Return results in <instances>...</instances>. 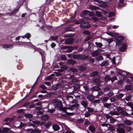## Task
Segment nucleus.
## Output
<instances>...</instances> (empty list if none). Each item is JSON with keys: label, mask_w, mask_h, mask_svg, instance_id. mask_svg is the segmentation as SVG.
<instances>
[{"label": "nucleus", "mask_w": 133, "mask_h": 133, "mask_svg": "<svg viewBox=\"0 0 133 133\" xmlns=\"http://www.w3.org/2000/svg\"><path fill=\"white\" fill-rule=\"evenodd\" d=\"M124 126V125L123 124L120 123L118 125V128L117 129V131L119 133H125V130L123 128H121Z\"/></svg>", "instance_id": "1"}, {"label": "nucleus", "mask_w": 133, "mask_h": 133, "mask_svg": "<svg viewBox=\"0 0 133 133\" xmlns=\"http://www.w3.org/2000/svg\"><path fill=\"white\" fill-rule=\"evenodd\" d=\"M81 28H88L90 26V25L88 22H85L83 23L80 25Z\"/></svg>", "instance_id": "2"}, {"label": "nucleus", "mask_w": 133, "mask_h": 133, "mask_svg": "<svg viewBox=\"0 0 133 133\" xmlns=\"http://www.w3.org/2000/svg\"><path fill=\"white\" fill-rule=\"evenodd\" d=\"M124 39V37L122 36H121L118 37L115 40L116 44L118 46L119 45L121 42L123 41Z\"/></svg>", "instance_id": "3"}, {"label": "nucleus", "mask_w": 133, "mask_h": 133, "mask_svg": "<svg viewBox=\"0 0 133 133\" xmlns=\"http://www.w3.org/2000/svg\"><path fill=\"white\" fill-rule=\"evenodd\" d=\"M62 49H68V50L66 51V52H70L74 50L73 47L72 46H63L62 47Z\"/></svg>", "instance_id": "4"}, {"label": "nucleus", "mask_w": 133, "mask_h": 133, "mask_svg": "<svg viewBox=\"0 0 133 133\" xmlns=\"http://www.w3.org/2000/svg\"><path fill=\"white\" fill-rule=\"evenodd\" d=\"M62 106L63 105L62 104L61 101L59 100V107H60V110L63 111H66L67 109V108L64 107H63Z\"/></svg>", "instance_id": "5"}, {"label": "nucleus", "mask_w": 133, "mask_h": 133, "mask_svg": "<svg viewBox=\"0 0 133 133\" xmlns=\"http://www.w3.org/2000/svg\"><path fill=\"white\" fill-rule=\"evenodd\" d=\"M133 123V122L130 120H128L127 119H125L123 121V124L125 125L130 126Z\"/></svg>", "instance_id": "6"}, {"label": "nucleus", "mask_w": 133, "mask_h": 133, "mask_svg": "<svg viewBox=\"0 0 133 133\" xmlns=\"http://www.w3.org/2000/svg\"><path fill=\"white\" fill-rule=\"evenodd\" d=\"M74 42V39L72 38H70L67 39L65 41V43L67 44H70Z\"/></svg>", "instance_id": "7"}, {"label": "nucleus", "mask_w": 133, "mask_h": 133, "mask_svg": "<svg viewBox=\"0 0 133 133\" xmlns=\"http://www.w3.org/2000/svg\"><path fill=\"white\" fill-rule=\"evenodd\" d=\"M91 13H90L89 11L86 10L83 11L81 14V16H83L88 15H91L92 14Z\"/></svg>", "instance_id": "8"}, {"label": "nucleus", "mask_w": 133, "mask_h": 133, "mask_svg": "<svg viewBox=\"0 0 133 133\" xmlns=\"http://www.w3.org/2000/svg\"><path fill=\"white\" fill-rule=\"evenodd\" d=\"M47 96L48 97H55L57 96H58L57 94L54 92L49 93L48 94Z\"/></svg>", "instance_id": "9"}, {"label": "nucleus", "mask_w": 133, "mask_h": 133, "mask_svg": "<svg viewBox=\"0 0 133 133\" xmlns=\"http://www.w3.org/2000/svg\"><path fill=\"white\" fill-rule=\"evenodd\" d=\"M49 117V115H43L41 117V119L43 121H45L48 119Z\"/></svg>", "instance_id": "10"}, {"label": "nucleus", "mask_w": 133, "mask_h": 133, "mask_svg": "<svg viewBox=\"0 0 133 133\" xmlns=\"http://www.w3.org/2000/svg\"><path fill=\"white\" fill-rule=\"evenodd\" d=\"M99 54V50H97L93 52L92 53V54L93 56H96L98 55Z\"/></svg>", "instance_id": "11"}, {"label": "nucleus", "mask_w": 133, "mask_h": 133, "mask_svg": "<svg viewBox=\"0 0 133 133\" xmlns=\"http://www.w3.org/2000/svg\"><path fill=\"white\" fill-rule=\"evenodd\" d=\"M89 130L92 132H94L95 131V127L92 125H91L89 127Z\"/></svg>", "instance_id": "12"}, {"label": "nucleus", "mask_w": 133, "mask_h": 133, "mask_svg": "<svg viewBox=\"0 0 133 133\" xmlns=\"http://www.w3.org/2000/svg\"><path fill=\"white\" fill-rule=\"evenodd\" d=\"M58 37V36H51L50 37V38L48 39V40H53L55 41L57 39Z\"/></svg>", "instance_id": "13"}, {"label": "nucleus", "mask_w": 133, "mask_h": 133, "mask_svg": "<svg viewBox=\"0 0 133 133\" xmlns=\"http://www.w3.org/2000/svg\"><path fill=\"white\" fill-rule=\"evenodd\" d=\"M51 124V123L49 121H48L45 123V126L46 128L48 129Z\"/></svg>", "instance_id": "14"}, {"label": "nucleus", "mask_w": 133, "mask_h": 133, "mask_svg": "<svg viewBox=\"0 0 133 133\" xmlns=\"http://www.w3.org/2000/svg\"><path fill=\"white\" fill-rule=\"evenodd\" d=\"M67 63L69 64L74 65L76 63V62L74 60L70 59L68 60Z\"/></svg>", "instance_id": "15"}, {"label": "nucleus", "mask_w": 133, "mask_h": 133, "mask_svg": "<svg viewBox=\"0 0 133 133\" xmlns=\"http://www.w3.org/2000/svg\"><path fill=\"white\" fill-rule=\"evenodd\" d=\"M126 48V45L125 44H123L122 47L120 48V50L121 51H123L125 50Z\"/></svg>", "instance_id": "16"}, {"label": "nucleus", "mask_w": 133, "mask_h": 133, "mask_svg": "<svg viewBox=\"0 0 133 133\" xmlns=\"http://www.w3.org/2000/svg\"><path fill=\"white\" fill-rule=\"evenodd\" d=\"M87 98L90 101H92L94 99V97L93 96L90 95L88 96Z\"/></svg>", "instance_id": "17"}, {"label": "nucleus", "mask_w": 133, "mask_h": 133, "mask_svg": "<svg viewBox=\"0 0 133 133\" xmlns=\"http://www.w3.org/2000/svg\"><path fill=\"white\" fill-rule=\"evenodd\" d=\"M91 15H90V16L91 17L92 19L95 21H97L98 20V18L96 17H94L92 13H91Z\"/></svg>", "instance_id": "18"}, {"label": "nucleus", "mask_w": 133, "mask_h": 133, "mask_svg": "<svg viewBox=\"0 0 133 133\" xmlns=\"http://www.w3.org/2000/svg\"><path fill=\"white\" fill-rule=\"evenodd\" d=\"M108 64V62L107 61H104L101 64V66H103L107 65Z\"/></svg>", "instance_id": "19"}, {"label": "nucleus", "mask_w": 133, "mask_h": 133, "mask_svg": "<svg viewBox=\"0 0 133 133\" xmlns=\"http://www.w3.org/2000/svg\"><path fill=\"white\" fill-rule=\"evenodd\" d=\"M52 128L54 130H58V125L57 124L53 125H52Z\"/></svg>", "instance_id": "20"}, {"label": "nucleus", "mask_w": 133, "mask_h": 133, "mask_svg": "<svg viewBox=\"0 0 133 133\" xmlns=\"http://www.w3.org/2000/svg\"><path fill=\"white\" fill-rule=\"evenodd\" d=\"M81 104L85 108H86L87 106L88 103L85 101H82L81 102Z\"/></svg>", "instance_id": "21"}, {"label": "nucleus", "mask_w": 133, "mask_h": 133, "mask_svg": "<svg viewBox=\"0 0 133 133\" xmlns=\"http://www.w3.org/2000/svg\"><path fill=\"white\" fill-rule=\"evenodd\" d=\"M91 89L94 91H98L100 90V88L99 87L94 86L91 88Z\"/></svg>", "instance_id": "22"}, {"label": "nucleus", "mask_w": 133, "mask_h": 133, "mask_svg": "<svg viewBox=\"0 0 133 133\" xmlns=\"http://www.w3.org/2000/svg\"><path fill=\"white\" fill-rule=\"evenodd\" d=\"M88 112H94V109L92 108L88 107L87 108Z\"/></svg>", "instance_id": "23"}, {"label": "nucleus", "mask_w": 133, "mask_h": 133, "mask_svg": "<svg viewBox=\"0 0 133 133\" xmlns=\"http://www.w3.org/2000/svg\"><path fill=\"white\" fill-rule=\"evenodd\" d=\"M80 86L78 84H76L73 86V88L75 90L79 89L80 88Z\"/></svg>", "instance_id": "24"}, {"label": "nucleus", "mask_w": 133, "mask_h": 133, "mask_svg": "<svg viewBox=\"0 0 133 133\" xmlns=\"http://www.w3.org/2000/svg\"><path fill=\"white\" fill-rule=\"evenodd\" d=\"M67 99L69 101L71 102L73 99V97L72 96H67Z\"/></svg>", "instance_id": "25"}, {"label": "nucleus", "mask_w": 133, "mask_h": 133, "mask_svg": "<svg viewBox=\"0 0 133 133\" xmlns=\"http://www.w3.org/2000/svg\"><path fill=\"white\" fill-rule=\"evenodd\" d=\"M85 21L83 19H81L78 20L77 21H76L75 22V24H80L82 23L83 22Z\"/></svg>", "instance_id": "26"}, {"label": "nucleus", "mask_w": 133, "mask_h": 133, "mask_svg": "<svg viewBox=\"0 0 133 133\" xmlns=\"http://www.w3.org/2000/svg\"><path fill=\"white\" fill-rule=\"evenodd\" d=\"M96 15L98 17H101L102 16V15L101 13L99 11H96Z\"/></svg>", "instance_id": "27"}, {"label": "nucleus", "mask_w": 133, "mask_h": 133, "mask_svg": "<svg viewBox=\"0 0 133 133\" xmlns=\"http://www.w3.org/2000/svg\"><path fill=\"white\" fill-rule=\"evenodd\" d=\"M78 69L80 71H83L86 69V68L85 67H83L82 66H78Z\"/></svg>", "instance_id": "28"}, {"label": "nucleus", "mask_w": 133, "mask_h": 133, "mask_svg": "<svg viewBox=\"0 0 133 133\" xmlns=\"http://www.w3.org/2000/svg\"><path fill=\"white\" fill-rule=\"evenodd\" d=\"M52 101L54 103H57L56 105V107L58 108V99H54L52 100Z\"/></svg>", "instance_id": "29"}, {"label": "nucleus", "mask_w": 133, "mask_h": 133, "mask_svg": "<svg viewBox=\"0 0 133 133\" xmlns=\"http://www.w3.org/2000/svg\"><path fill=\"white\" fill-rule=\"evenodd\" d=\"M25 116L26 118H31L33 117L31 114H26L25 115Z\"/></svg>", "instance_id": "30"}, {"label": "nucleus", "mask_w": 133, "mask_h": 133, "mask_svg": "<svg viewBox=\"0 0 133 133\" xmlns=\"http://www.w3.org/2000/svg\"><path fill=\"white\" fill-rule=\"evenodd\" d=\"M132 89V87L130 85H127L125 87V89L128 90H130Z\"/></svg>", "instance_id": "31"}, {"label": "nucleus", "mask_w": 133, "mask_h": 133, "mask_svg": "<svg viewBox=\"0 0 133 133\" xmlns=\"http://www.w3.org/2000/svg\"><path fill=\"white\" fill-rule=\"evenodd\" d=\"M4 132H4V133H7L10 130V129L9 128H8L3 127V128Z\"/></svg>", "instance_id": "32"}, {"label": "nucleus", "mask_w": 133, "mask_h": 133, "mask_svg": "<svg viewBox=\"0 0 133 133\" xmlns=\"http://www.w3.org/2000/svg\"><path fill=\"white\" fill-rule=\"evenodd\" d=\"M96 60L98 61H99L100 60H103V57L102 56H99L96 57Z\"/></svg>", "instance_id": "33"}, {"label": "nucleus", "mask_w": 133, "mask_h": 133, "mask_svg": "<svg viewBox=\"0 0 133 133\" xmlns=\"http://www.w3.org/2000/svg\"><path fill=\"white\" fill-rule=\"evenodd\" d=\"M25 38L28 39H30L31 37V35L29 33H27L25 35Z\"/></svg>", "instance_id": "34"}, {"label": "nucleus", "mask_w": 133, "mask_h": 133, "mask_svg": "<svg viewBox=\"0 0 133 133\" xmlns=\"http://www.w3.org/2000/svg\"><path fill=\"white\" fill-rule=\"evenodd\" d=\"M81 57V55H74L73 58H80Z\"/></svg>", "instance_id": "35"}, {"label": "nucleus", "mask_w": 133, "mask_h": 133, "mask_svg": "<svg viewBox=\"0 0 133 133\" xmlns=\"http://www.w3.org/2000/svg\"><path fill=\"white\" fill-rule=\"evenodd\" d=\"M105 81H108L111 80V78L110 77V76L109 75L105 77Z\"/></svg>", "instance_id": "36"}, {"label": "nucleus", "mask_w": 133, "mask_h": 133, "mask_svg": "<svg viewBox=\"0 0 133 133\" xmlns=\"http://www.w3.org/2000/svg\"><path fill=\"white\" fill-rule=\"evenodd\" d=\"M95 44L97 46L99 47H101L103 46L102 44L101 43L96 42Z\"/></svg>", "instance_id": "37"}, {"label": "nucleus", "mask_w": 133, "mask_h": 133, "mask_svg": "<svg viewBox=\"0 0 133 133\" xmlns=\"http://www.w3.org/2000/svg\"><path fill=\"white\" fill-rule=\"evenodd\" d=\"M89 57L88 55H84L83 56L81 55V57H80V59H84L88 58Z\"/></svg>", "instance_id": "38"}, {"label": "nucleus", "mask_w": 133, "mask_h": 133, "mask_svg": "<svg viewBox=\"0 0 133 133\" xmlns=\"http://www.w3.org/2000/svg\"><path fill=\"white\" fill-rule=\"evenodd\" d=\"M119 4H118V6L121 7L123 6V2L124 0H119Z\"/></svg>", "instance_id": "39"}, {"label": "nucleus", "mask_w": 133, "mask_h": 133, "mask_svg": "<svg viewBox=\"0 0 133 133\" xmlns=\"http://www.w3.org/2000/svg\"><path fill=\"white\" fill-rule=\"evenodd\" d=\"M117 73L118 74L120 75H125L124 74H123V73H124V72L123 71L121 70H117Z\"/></svg>", "instance_id": "40"}, {"label": "nucleus", "mask_w": 133, "mask_h": 133, "mask_svg": "<svg viewBox=\"0 0 133 133\" xmlns=\"http://www.w3.org/2000/svg\"><path fill=\"white\" fill-rule=\"evenodd\" d=\"M123 108L121 107H119L116 109V110L118 111H119L120 113L123 110Z\"/></svg>", "instance_id": "41"}, {"label": "nucleus", "mask_w": 133, "mask_h": 133, "mask_svg": "<svg viewBox=\"0 0 133 133\" xmlns=\"http://www.w3.org/2000/svg\"><path fill=\"white\" fill-rule=\"evenodd\" d=\"M19 9V8L16 9L12 11V12L13 15H14V14H16L17 12L18 11Z\"/></svg>", "instance_id": "42"}, {"label": "nucleus", "mask_w": 133, "mask_h": 133, "mask_svg": "<svg viewBox=\"0 0 133 133\" xmlns=\"http://www.w3.org/2000/svg\"><path fill=\"white\" fill-rule=\"evenodd\" d=\"M23 67V65L22 64H19L17 65V69L19 70H20Z\"/></svg>", "instance_id": "43"}, {"label": "nucleus", "mask_w": 133, "mask_h": 133, "mask_svg": "<svg viewBox=\"0 0 133 133\" xmlns=\"http://www.w3.org/2000/svg\"><path fill=\"white\" fill-rule=\"evenodd\" d=\"M90 7L91 9L94 10H96L98 9V7L92 5H90Z\"/></svg>", "instance_id": "44"}, {"label": "nucleus", "mask_w": 133, "mask_h": 133, "mask_svg": "<svg viewBox=\"0 0 133 133\" xmlns=\"http://www.w3.org/2000/svg\"><path fill=\"white\" fill-rule=\"evenodd\" d=\"M121 114L125 116H127L129 115H130V114H129L125 111H122L121 112Z\"/></svg>", "instance_id": "45"}, {"label": "nucleus", "mask_w": 133, "mask_h": 133, "mask_svg": "<svg viewBox=\"0 0 133 133\" xmlns=\"http://www.w3.org/2000/svg\"><path fill=\"white\" fill-rule=\"evenodd\" d=\"M70 70L72 71L73 73L77 72V71L76 69L73 68H70Z\"/></svg>", "instance_id": "46"}, {"label": "nucleus", "mask_w": 133, "mask_h": 133, "mask_svg": "<svg viewBox=\"0 0 133 133\" xmlns=\"http://www.w3.org/2000/svg\"><path fill=\"white\" fill-rule=\"evenodd\" d=\"M40 87L43 90H46L47 89V88L44 85H41L40 86Z\"/></svg>", "instance_id": "47"}, {"label": "nucleus", "mask_w": 133, "mask_h": 133, "mask_svg": "<svg viewBox=\"0 0 133 133\" xmlns=\"http://www.w3.org/2000/svg\"><path fill=\"white\" fill-rule=\"evenodd\" d=\"M17 43L18 45H23V43L27 44V43H29L28 42H20L19 41V42H17Z\"/></svg>", "instance_id": "48"}, {"label": "nucleus", "mask_w": 133, "mask_h": 133, "mask_svg": "<svg viewBox=\"0 0 133 133\" xmlns=\"http://www.w3.org/2000/svg\"><path fill=\"white\" fill-rule=\"evenodd\" d=\"M116 121V120L114 118H111L110 119V122L112 123H113L114 122H115Z\"/></svg>", "instance_id": "49"}, {"label": "nucleus", "mask_w": 133, "mask_h": 133, "mask_svg": "<svg viewBox=\"0 0 133 133\" xmlns=\"http://www.w3.org/2000/svg\"><path fill=\"white\" fill-rule=\"evenodd\" d=\"M84 115L85 117H88L90 116V114L89 112H87L85 113Z\"/></svg>", "instance_id": "50"}, {"label": "nucleus", "mask_w": 133, "mask_h": 133, "mask_svg": "<svg viewBox=\"0 0 133 133\" xmlns=\"http://www.w3.org/2000/svg\"><path fill=\"white\" fill-rule=\"evenodd\" d=\"M98 74V72L95 71L93 72L91 74V75L92 76H96Z\"/></svg>", "instance_id": "51"}, {"label": "nucleus", "mask_w": 133, "mask_h": 133, "mask_svg": "<svg viewBox=\"0 0 133 133\" xmlns=\"http://www.w3.org/2000/svg\"><path fill=\"white\" fill-rule=\"evenodd\" d=\"M38 77L37 78V79H36V81H35V83H34V84L33 85V86H32V87L31 88V89L30 90V92L31 91V90H32V89L34 88V87L35 85H36V84L37 83V82H38Z\"/></svg>", "instance_id": "52"}, {"label": "nucleus", "mask_w": 133, "mask_h": 133, "mask_svg": "<svg viewBox=\"0 0 133 133\" xmlns=\"http://www.w3.org/2000/svg\"><path fill=\"white\" fill-rule=\"evenodd\" d=\"M55 111V110L52 109H48V112L51 113H53Z\"/></svg>", "instance_id": "53"}, {"label": "nucleus", "mask_w": 133, "mask_h": 133, "mask_svg": "<svg viewBox=\"0 0 133 133\" xmlns=\"http://www.w3.org/2000/svg\"><path fill=\"white\" fill-rule=\"evenodd\" d=\"M33 123L36 124L38 125L40 123V122L38 121H32Z\"/></svg>", "instance_id": "54"}, {"label": "nucleus", "mask_w": 133, "mask_h": 133, "mask_svg": "<svg viewBox=\"0 0 133 133\" xmlns=\"http://www.w3.org/2000/svg\"><path fill=\"white\" fill-rule=\"evenodd\" d=\"M83 34H85L86 35H89L90 34V32L88 30H86L83 31L82 32Z\"/></svg>", "instance_id": "55"}, {"label": "nucleus", "mask_w": 133, "mask_h": 133, "mask_svg": "<svg viewBox=\"0 0 133 133\" xmlns=\"http://www.w3.org/2000/svg\"><path fill=\"white\" fill-rule=\"evenodd\" d=\"M25 125V124L23 123L22 122H20V126L18 127V128H22L24 127Z\"/></svg>", "instance_id": "56"}, {"label": "nucleus", "mask_w": 133, "mask_h": 133, "mask_svg": "<svg viewBox=\"0 0 133 133\" xmlns=\"http://www.w3.org/2000/svg\"><path fill=\"white\" fill-rule=\"evenodd\" d=\"M126 130L128 132H130L132 130V128L130 127H127L126 128Z\"/></svg>", "instance_id": "57"}, {"label": "nucleus", "mask_w": 133, "mask_h": 133, "mask_svg": "<svg viewBox=\"0 0 133 133\" xmlns=\"http://www.w3.org/2000/svg\"><path fill=\"white\" fill-rule=\"evenodd\" d=\"M83 120L82 119H78L77 121V123H81L83 122Z\"/></svg>", "instance_id": "58"}, {"label": "nucleus", "mask_w": 133, "mask_h": 133, "mask_svg": "<svg viewBox=\"0 0 133 133\" xmlns=\"http://www.w3.org/2000/svg\"><path fill=\"white\" fill-rule=\"evenodd\" d=\"M23 111V109H20L17 110V112L18 114L22 113Z\"/></svg>", "instance_id": "59"}, {"label": "nucleus", "mask_w": 133, "mask_h": 133, "mask_svg": "<svg viewBox=\"0 0 133 133\" xmlns=\"http://www.w3.org/2000/svg\"><path fill=\"white\" fill-rule=\"evenodd\" d=\"M106 41H107L109 44H110L112 42L113 40L112 39H107Z\"/></svg>", "instance_id": "60"}, {"label": "nucleus", "mask_w": 133, "mask_h": 133, "mask_svg": "<svg viewBox=\"0 0 133 133\" xmlns=\"http://www.w3.org/2000/svg\"><path fill=\"white\" fill-rule=\"evenodd\" d=\"M79 105L78 103L74 104L72 105V106L74 108V107H78Z\"/></svg>", "instance_id": "61"}, {"label": "nucleus", "mask_w": 133, "mask_h": 133, "mask_svg": "<svg viewBox=\"0 0 133 133\" xmlns=\"http://www.w3.org/2000/svg\"><path fill=\"white\" fill-rule=\"evenodd\" d=\"M54 0H46V2L48 4H49Z\"/></svg>", "instance_id": "62"}, {"label": "nucleus", "mask_w": 133, "mask_h": 133, "mask_svg": "<svg viewBox=\"0 0 133 133\" xmlns=\"http://www.w3.org/2000/svg\"><path fill=\"white\" fill-rule=\"evenodd\" d=\"M56 46V44L53 42L50 45V46H51V47L52 48H54Z\"/></svg>", "instance_id": "63"}, {"label": "nucleus", "mask_w": 133, "mask_h": 133, "mask_svg": "<svg viewBox=\"0 0 133 133\" xmlns=\"http://www.w3.org/2000/svg\"><path fill=\"white\" fill-rule=\"evenodd\" d=\"M109 99V98L108 97H106L103 98L102 100L103 101L106 102Z\"/></svg>", "instance_id": "64"}]
</instances>
